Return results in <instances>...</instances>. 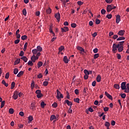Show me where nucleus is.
<instances>
[{
    "label": "nucleus",
    "instance_id": "nucleus-31",
    "mask_svg": "<svg viewBox=\"0 0 129 129\" xmlns=\"http://www.w3.org/2000/svg\"><path fill=\"white\" fill-rule=\"evenodd\" d=\"M105 126H106V127H109L110 126V123H109V122L108 121H106L105 123Z\"/></svg>",
    "mask_w": 129,
    "mask_h": 129
},
{
    "label": "nucleus",
    "instance_id": "nucleus-14",
    "mask_svg": "<svg viewBox=\"0 0 129 129\" xmlns=\"http://www.w3.org/2000/svg\"><path fill=\"white\" fill-rule=\"evenodd\" d=\"M31 60L33 62V63H35V62H36V55H33L31 57Z\"/></svg>",
    "mask_w": 129,
    "mask_h": 129
},
{
    "label": "nucleus",
    "instance_id": "nucleus-1",
    "mask_svg": "<svg viewBox=\"0 0 129 129\" xmlns=\"http://www.w3.org/2000/svg\"><path fill=\"white\" fill-rule=\"evenodd\" d=\"M119 47V45L114 43L112 46V51L113 53H116V51H117V48Z\"/></svg>",
    "mask_w": 129,
    "mask_h": 129
},
{
    "label": "nucleus",
    "instance_id": "nucleus-47",
    "mask_svg": "<svg viewBox=\"0 0 129 129\" xmlns=\"http://www.w3.org/2000/svg\"><path fill=\"white\" fill-rule=\"evenodd\" d=\"M84 72L85 75H89V72H88V71H87V70H85Z\"/></svg>",
    "mask_w": 129,
    "mask_h": 129
},
{
    "label": "nucleus",
    "instance_id": "nucleus-60",
    "mask_svg": "<svg viewBox=\"0 0 129 129\" xmlns=\"http://www.w3.org/2000/svg\"><path fill=\"white\" fill-rule=\"evenodd\" d=\"M72 28H76V24L75 23H72L71 24Z\"/></svg>",
    "mask_w": 129,
    "mask_h": 129
},
{
    "label": "nucleus",
    "instance_id": "nucleus-44",
    "mask_svg": "<svg viewBox=\"0 0 129 129\" xmlns=\"http://www.w3.org/2000/svg\"><path fill=\"white\" fill-rule=\"evenodd\" d=\"M10 77V73H7L6 74V76H5V78L6 79H9Z\"/></svg>",
    "mask_w": 129,
    "mask_h": 129
},
{
    "label": "nucleus",
    "instance_id": "nucleus-38",
    "mask_svg": "<svg viewBox=\"0 0 129 129\" xmlns=\"http://www.w3.org/2000/svg\"><path fill=\"white\" fill-rule=\"evenodd\" d=\"M5 102H6V101H3L2 102L1 105V108H3V107H4V106H5Z\"/></svg>",
    "mask_w": 129,
    "mask_h": 129
},
{
    "label": "nucleus",
    "instance_id": "nucleus-17",
    "mask_svg": "<svg viewBox=\"0 0 129 129\" xmlns=\"http://www.w3.org/2000/svg\"><path fill=\"white\" fill-rule=\"evenodd\" d=\"M56 93H57L56 98H57V99H59V97L60 96V95L61 94V92H60V91H59V90H56Z\"/></svg>",
    "mask_w": 129,
    "mask_h": 129
},
{
    "label": "nucleus",
    "instance_id": "nucleus-23",
    "mask_svg": "<svg viewBox=\"0 0 129 129\" xmlns=\"http://www.w3.org/2000/svg\"><path fill=\"white\" fill-rule=\"evenodd\" d=\"M77 49H78V50H79V51H81V52H84L85 51L83 48H82L81 46H78Z\"/></svg>",
    "mask_w": 129,
    "mask_h": 129
},
{
    "label": "nucleus",
    "instance_id": "nucleus-49",
    "mask_svg": "<svg viewBox=\"0 0 129 129\" xmlns=\"http://www.w3.org/2000/svg\"><path fill=\"white\" fill-rule=\"evenodd\" d=\"M42 96H43V94H42V93L38 94L37 95V97L38 98H41V97H42Z\"/></svg>",
    "mask_w": 129,
    "mask_h": 129
},
{
    "label": "nucleus",
    "instance_id": "nucleus-64",
    "mask_svg": "<svg viewBox=\"0 0 129 129\" xmlns=\"http://www.w3.org/2000/svg\"><path fill=\"white\" fill-rule=\"evenodd\" d=\"M35 92H36V94H41V90H37Z\"/></svg>",
    "mask_w": 129,
    "mask_h": 129
},
{
    "label": "nucleus",
    "instance_id": "nucleus-30",
    "mask_svg": "<svg viewBox=\"0 0 129 129\" xmlns=\"http://www.w3.org/2000/svg\"><path fill=\"white\" fill-rule=\"evenodd\" d=\"M18 72H19V70L17 68L14 69V74H15V75L18 74Z\"/></svg>",
    "mask_w": 129,
    "mask_h": 129
},
{
    "label": "nucleus",
    "instance_id": "nucleus-15",
    "mask_svg": "<svg viewBox=\"0 0 129 129\" xmlns=\"http://www.w3.org/2000/svg\"><path fill=\"white\" fill-rule=\"evenodd\" d=\"M96 81L97 82H100L101 81V76L100 75H98L96 78Z\"/></svg>",
    "mask_w": 129,
    "mask_h": 129
},
{
    "label": "nucleus",
    "instance_id": "nucleus-59",
    "mask_svg": "<svg viewBox=\"0 0 129 129\" xmlns=\"http://www.w3.org/2000/svg\"><path fill=\"white\" fill-rule=\"evenodd\" d=\"M111 125H115V121H114V120H112L111 121Z\"/></svg>",
    "mask_w": 129,
    "mask_h": 129
},
{
    "label": "nucleus",
    "instance_id": "nucleus-39",
    "mask_svg": "<svg viewBox=\"0 0 129 129\" xmlns=\"http://www.w3.org/2000/svg\"><path fill=\"white\" fill-rule=\"evenodd\" d=\"M34 107H36V106L33 103H32L30 106L31 109H32V110H34Z\"/></svg>",
    "mask_w": 129,
    "mask_h": 129
},
{
    "label": "nucleus",
    "instance_id": "nucleus-42",
    "mask_svg": "<svg viewBox=\"0 0 129 129\" xmlns=\"http://www.w3.org/2000/svg\"><path fill=\"white\" fill-rule=\"evenodd\" d=\"M106 13V11L104 9H102L101 11V13L102 15H105V13Z\"/></svg>",
    "mask_w": 129,
    "mask_h": 129
},
{
    "label": "nucleus",
    "instance_id": "nucleus-22",
    "mask_svg": "<svg viewBox=\"0 0 129 129\" xmlns=\"http://www.w3.org/2000/svg\"><path fill=\"white\" fill-rule=\"evenodd\" d=\"M113 86L114 88H115L116 89H119L120 88V87H119V85L118 84H114Z\"/></svg>",
    "mask_w": 129,
    "mask_h": 129
},
{
    "label": "nucleus",
    "instance_id": "nucleus-7",
    "mask_svg": "<svg viewBox=\"0 0 129 129\" xmlns=\"http://www.w3.org/2000/svg\"><path fill=\"white\" fill-rule=\"evenodd\" d=\"M120 22V16L119 15H117L116 16V24H118Z\"/></svg>",
    "mask_w": 129,
    "mask_h": 129
},
{
    "label": "nucleus",
    "instance_id": "nucleus-16",
    "mask_svg": "<svg viewBox=\"0 0 129 129\" xmlns=\"http://www.w3.org/2000/svg\"><path fill=\"white\" fill-rule=\"evenodd\" d=\"M24 74V71H20L18 75H17V77H21V76H22V75H23Z\"/></svg>",
    "mask_w": 129,
    "mask_h": 129
},
{
    "label": "nucleus",
    "instance_id": "nucleus-19",
    "mask_svg": "<svg viewBox=\"0 0 129 129\" xmlns=\"http://www.w3.org/2000/svg\"><path fill=\"white\" fill-rule=\"evenodd\" d=\"M36 49L38 52H42V50H43V48L40 46H37Z\"/></svg>",
    "mask_w": 129,
    "mask_h": 129
},
{
    "label": "nucleus",
    "instance_id": "nucleus-51",
    "mask_svg": "<svg viewBox=\"0 0 129 129\" xmlns=\"http://www.w3.org/2000/svg\"><path fill=\"white\" fill-rule=\"evenodd\" d=\"M75 94H76L77 95H78L79 94V90L78 89H76L75 90Z\"/></svg>",
    "mask_w": 129,
    "mask_h": 129
},
{
    "label": "nucleus",
    "instance_id": "nucleus-5",
    "mask_svg": "<svg viewBox=\"0 0 129 129\" xmlns=\"http://www.w3.org/2000/svg\"><path fill=\"white\" fill-rule=\"evenodd\" d=\"M125 33V31L124 30H121L118 32V33H117V35H118L119 36H122L124 35Z\"/></svg>",
    "mask_w": 129,
    "mask_h": 129
},
{
    "label": "nucleus",
    "instance_id": "nucleus-9",
    "mask_svg": "<svg viewBox=\"0 0 129 129\" xmlns=\"http://www.w3.org/2000/svg\"><path fill=\"white\" fill-rule=\"evenodd\" d=\"M63 61L66 63V64L68 63L69 62V59H68V58L67 57V56H64L63 58Z\"/></svg>",
    "mask_w": 129,
    "mask_h": 129
},
{
    "label": "nucleus",
    "instance_id": "nucleus-11",
    "mask_svg": "<svg viewBox=\"0 0 129 129\" xmlns=\"http://www.w3.org/2000/svg\"><path fill=\"white\" fill-rule=\"evenodd\" d=\"M118 52H122L123 51V46L122 45H119V47H118Z\"/></svg>",
    "mask_w": 129,
    "mask_h": 129
},
{
    "label": "nucleus",
    "instance_id": "nucleus-41",
    "mask_svg": "<svg viewBox=\"0 0 129 129\" xmlns=\"http://www.w3.org/2000/svg\"><path fill=\"white\" fill-rule=\"evenodd\" d=\"M99 57V54L98 53L95 54L94 55V59H97V58H98Z\"/></svg>",
    "mask_w": 129,
    "mask_h": 129
},
{
    "label": "nucleus",
    "instance_id": "nucleus-6",
    "mask_svg": "<svg viewBox=\"0 0 129 129\" xmlns=\"http://www.w3.org/2000/svg\"><path fill=\"white\" fill-rule=\"evenodd\" d=\"M61 32L62 33L68 32L69 31V28H68V27H64L63 28H61Z\"/></svg>",
    "mask_w": 129,
    "mask_h": 129
},
{
    "label": "nucleus",
    "instance_id": "nucleus-25",
    "mask_svg": "<svg viewBox=\"0 0 129 129\" xmlns=\"http://www.w3.org/2000/svg\"><path fill=\"white\" fill-rule=\"evenodd\" d=\"M28 37L27 35H23L21 37V40H23V41H25V40H27Z\"/></svg>",
    "mask_w": 129,
    "mask_h": 129
},
{
    "label": "nucleus",
    "instance_id": "nucleus-8",
    "mask_svg": "<svg viewBox=\"0 0 129 129\" xmlns=\"http://www.w3.org/2000/svg\"><path fill=\"white\" fill-rule=\"evenodd\" d=\"M105 95H106V96H107V97L109 98V99H111V100H112V96L108 94L107 92H105Z\"/></svg>",
    "mask_w": 129,
    "mask_h": 129
},
{
    "label": "nucleus",
    "instance_id": "nucleus-26",
    "mask_svg": "<svg viewBox=\"0 0 129 129\" xmlns=\"http://www.w3.org/2000/svg\"><path fill=\"white\" fill-rule=\"evenodd\" d=\"M122 40H125L124 37H120L117 39V41H121Z\"/></svg>",
    "mask_w": 129,
    "mask_h": 129
},
{
    "label": "nucleus",
    "instance_id": "nucleus-12",
    "mask_svg": "<svg viewBox=\"0 0 129 129\" xmlns=\"http://www.w3.org/2000/svg\"><path fill=\"white\" fill-rule=\"evenodd\" d=\"M34 119V118L33 117V116L30 115L28 117V123H31L32 122V121Z\"/></svg>",
    "mask_w": 129,
    "mask_h": 129
},
{
    "label": "nucleus",
    "instance_id": "nucleus-45",
    "mask_svg": "<svg viewBox=\"0 0 129 129\" xmlns=\"http://www.w3.org/2000/svg\"><path fill=\"white\" fill-rule=\"evenodd\" d=\"M124 43V41H120V42H119V43L118 44V45H119V46H123Z\"/></svg>",
    "mask_w": 129,
    "mask_h": 129
},
{
    "label": "nucleus",
    "instance_id": "nucleus-40",
    "mask_svg": "<svg viewBox=\"0 0 129 129\" xmlns=\"http://www.w3.org/2000/svg\"><path fill=\"white\" fill-rule=\"evenodd\" d=\"M23 14L24 16H27V10L26 9H24L23 10Z\"/></svg>",
    "mask_w": 129,
    "mask_h": 129
},
{
    "label": "nucleus",
    "instance_id": "nucleus-55",
    "mask_svg": "<svg viewBox=\"0 0 129 129\" xmlns=\"http://www.w3.org/2000/svg\"><path fill=\"white\" fill-rule=\"evenodd\" d=\"M78 5H79V6H82V5H83V2H81V1H78L77 2Z\"/></svg>",
    "mask_w": 129,
    "mask_h": 129
},
{
    "label": "nucleus",
    "instance_id": "nucleus-28",
    "mask_svg": "<svg viewBox=\"0 0 129 129\" xmlns=\"http://www.w3.org/2000/svg\"><path fill=\"white\" fill-rule=\"evenodd\" d=\"M54 119H56V116L55 115H52L50 116V120H54Z\"/></svg>",
    "mask_w": 129,
    "mask_h": 129
},
{
    "label": "nucleus",
    "instance_id": "nucleus-50",
    "mask_svg": "<svg viewBox=\"0 0 129 129\" xmlns=\"http://www.w3.org/2000/svg\"><path fill=\"white\" fill-rule=\"evenodd\" d=\"M24 54H25V53L24 52V51H21L19 54V56H20V57H23V56H24Z\"/></svg>",
    "mask_w": 129,
    "mask_h": 129
},
{
    "label": "nucleus",
    "instance_id": "nucleus-33",
    "mask_svg": "<svg viewBox=\"0 0 129 129\" xmlns=\"http://www.w3.org/2000/svg\"><path fill=\"white\" fill-rule=\"evenodd\" d=\"M40 104L42 108H44L45 106H46V104H45V102H42Z\"/></svg>",
    "mask_w": 129,
    "mask_h": 129
},
{
    "label": "nucleus",
    "instance_id": "nucleus-21",
    "mask_svg": "<svg viewBox=\"0 0 129 129\" xmlns=\"http://www.w3.org/2000/svg\"><path fill=\"white\" fill-rule=\"evenodd\" d=\"M38 50H37V49H34L32 50V53L33 54V55H36L37 54V53H38Z\"/></svg>",
    "mask_w": 129,
    "mask_h": 129
},
{
    "label": "nucleus",
    "instance_id": "nucleus-36",
    "mask_svg": "<svg viewBox=\"0 0 129 129\" xmlns=\"http://www.w3.org/2000/svg\"><path fill=\"white\" fill-rule=\"evenodd\" d=\"M28 46V42H26L24 44V47L23 48V51H26L27 50V46Z\"/></svg>",
    "mask_w": 129,
    "mask_h": 129
},
{
    "label": "nucleus",
    "instance_id": "nucleus-62",
    "mask_svg": "<svg viewBox=\"0 0 129 129\" xmlns=\"http://www.w3.org/2000/svg\"><path fill=\"white\" fill-rule=\"evenodd\" d=\"M15 44H19L20 43V39H17L14 42Z\"/></svg>",
    "mask_w": 129,
    "mask_h": 129
},
{
    "label": "nucleus",
    "instance_id": "nucleus-18",
    "mask_svg": "<svg viewBox=\"0 0 129 129\" xmlns=\"http://www.w3.org/2000/svg\"><path fill=\"white\" fill-rule=\"evenodd\" d=\"M21 59L22 60H23V61H24V62H27V61H28V58H27L26 56H22V57H21Z\"/></svg>",
    "mask_w": 129,
    "mask_h": 129
},
{
    "label": "nucleus",
    "instance_id": "nucleus-43",
    "mask_svg": "<svg viewBox=\"0 0 129 129\" xmlns=\"http://www.w3.org/2000/svg\"><path fill=\"white\" fill-rule=\"evenodd\" d=\"M28 65H30V66H33V65H34V63H33L32 61L29 60L28 62Z\"/></svg>",
    "mask_w": 129,
    "mask_h": 129
},
{
    "label": "nucleus",
    "instance_id": "nucleus-35",
    "mask_svg": "<svg viewBox=\"0 0 129 129\" xmlns=\"http://www.w3.org/2000/svg\"><path fill=\"white\" fill-rule=\"evenodd\" d=\"M80 100V99L78 98L74 99V101H75V102H77V103H79Z\"/></svg>",
    "mask_w": 129,
    "mask_h": 129
},
{
    "label": "nucleus",
    "instance_id": "nucleus-58",
    "mask_svg": "<svg viewBox=\"0 0 129 129\" xmlns=\"http://www.w3.org/2000/svg\"><path fill=\"white\" fill-rule=\"evenodd\" d=\"M37 77L39 79H41L43 77V75H42V74L40 73L37 76Z\"/></svg>",
    "mask_w": 129,
    "mask_h": 129
},
{
    "label": "nucleus",
    "instance_id": "nucleus-48",
    "mask_svg": "<svg viewBox=\"0 0 129 129\" xmlns=\"http://www.w3.org/2000/svg\"><path fill=\"white\" fill-rule=\"evenodd\" d=\"M48 82H47V81H44L43 83V85L44 86H47V85H48Z\"/></svg>",
    "mask_w": 129,
    "mask_h": 129
},
{
    "label": "nucleus",
    "instance_id": "nucleus-53",
    "mask_svg": "<svg viewBox=\"0 0 129 129\" xmlns=\"http://www.w3.org/2000/svg\"><path fill=\"white\" fill-rule=\"evenodd\" d=\"M106 18H107V19H111V18H112V15L111 14L107 15Z\"/></svg>",
    "mask_w": 129,
    "mask_h": 129
},
{
    "label": "nucleus",
    "instance_id": "nucleus-24",
    "mask_svg": "<svg viewBox=\"0 0 129 129\" xmlns=\"http://www.w3.org/2000/svg\"><path fill=\"white\" fill-rule=\"evenodd\" d=\"M9 113H10V114H14V109H13V108H10V109H9Z\"/></svg>",
    "mask_w": 129,
    "mask_h": 129
},
{
    "label": "nucleus",
    "instance_id": "nucleus-61",
    "mask_svg": "<svg viewBox=\"0 0 129 129\" xmlns=\"http://www.w3.org/2000/svg\"><path fill=\"white\" fill-rule=\"evenodd\" d=\"M109 109V108H108V107H104V111H108Z\"/></svg>",
    "mask_w": 129,
    "mask_h": 129
},
{
    "label": "nucleus",
    "instance_id": "nucleus-29",
    "mask_svg": "<svg viewBox=\"0 0 129 129\" xmlns=\"http://www.w3.org/2000/svg\"><path fill=\"white\" fill-rule=\"evenodd\" d=\"M31 89H34L35 87V82H34V81H33L31 83Z\"/></svg>",
    "mask_w": 129,
    "mask_h": 129
},
{
    "label": "nucleus",
    "instance_id": "nucleus-3",
    "mask_svg": "<svg viewBox=\"0 0 129 129\" xmlns=\"http://www.w3.org/2000/svg\"><path fill=\"white\" fill-rule=\"evenodd\" d=\"M54 18H55L57 21V22H60V19L61 18L60 13H57L55 14Z\"/></svg>",
    "mask_w": 129,
    "mask_h": 129
},
{
    "label": "nucleus",
    "instance_id": "nucleus-10",
    "mask_svg": "<svg viewBox=\"0 0 129 129\" xmlns=\"http://www.w3.org/2000/svg\"><path fill=\"white\" fill-rule=\"evenodd\" d=\"M106 9L107 12H108V13H109V12H111V11H112V8L111 5H108Z\"/></svg>",
    "mask_w": 129,
    "mask_h": 129
},
{
    "label": "nucleus",
    "instance_id": "nucleus-37",
    "mask_svg": "<svg viewBox=\"0 0 129 129\" xmlns=\"http://www.w3.org/2000/svg\"><path fill=\"white\" fill-rule=\"evenodd\" d=\"M59 52H62L63 50H64V46H61L59 48Z\"/></svg>",
    "mask_w": 129,
    "mask_h": 129
},
{
    "label": "nucleus",
    "instance_id": "nucleus-54",
    "mask_svg": "<svg viewBox=\"0 0 129 129\" xmlns=\"http://www.w3.org/2000/svg\"><path fill=\"white\" fill-rule=\"evenodd\" d=\"M126 96V95L124 93H123V94H121V97L122 98H125Z\"/></svg>",
    "mask_w": 129,
    "mask_h": 129
},
{
    "label": "nucleus",
    "instance_id": "nucleus-32",
    "mask_svg": "<svg viewBox=\"0 0 129 129\" xmlns=\"http://www.w3.org/2000/svg\"><path fill=\"white\" fill-rule=\"evenodd\" d=\"M38 68H40V67H41L42 65H43V62L42 61H39L37 63Z\"/></svg>",
    "mask_w": 129,
    "mask_h": 129
},
{
    "label": "nucleus",
    "instance_id": "nucleus-4",
    "mask_svg": "<svg viewBox=\"0 0 129 129\" xmlns=\"http://www.w3.org/2000/svg\"><path fill=\"white\" fill-rule=\"evenodd\" d=\"M126 84V83L125 82H122L121 84V88L122 90H124L125 88H126V86H125Z\"/></svg>",
    "mask_w": 129,
    "mask_h": 129
},
{
    "label": "nucleus",
    "instance_id": "nucleus-13",
    "mask_svg": "<svg viewBox=\"0 0 129 129\" xmlns=\"http://www.w3.org/2000/svg\"><path fill=\"white\" fill-rule=\"evenodd\" d=\"M64 103H67V104H68V105H69V106H71L72 105V102H71V101H70L68 100H66L64 101Z\"/></svg>",
    "mask_w": 129,
    "mask_h": 129
},
{
    "label": "nucleus",
    "instance_id": "nucleus-2",
    "mask_svg": "<svg viewBox=\"0 0 129 129\" xmlns=\"http://www.w3.org/2000/svg\"><path fill=\"white\" fill-rule=\"evenodd\" d=\"M19 96V92L18 91H15L14 93L13 98L16 100V99H18V97Z\"/></svg>",
    "mask_w": 129,
    "mask_h": 129
},
{
    "label": "nucleus",
    "instance_id": "nucleus-56",
    "mask_svg": "<svg viewBox=\"0 0 129 129\" xmlns=\"http://www.w3.org/2000/svg\"><path fill=\"white\" fill-rule=\"evenodd\" d=\"M112 1L113 0H105V2L107 4H111V3H112Z\"/></svg>",
    "mask_w": 129,
    "mask_h": 129
},
{
    "label": "nucleus",
    "instance_id": "nucleus-20",
    "mask_svg": "<svg viewBox=\"0 0 129 129\" xmlns=\"http://www.w3.org/2000/svg\"><path fill=\"white\" fill-rule=\"evenodd\" d=\"M21 61V59L17 58V60L14 62V65H17V64H19L20 62Z\"/></svg>",
    "mask_w": 129,
    "mask_h": 129
},
{
    "label": "nucleus",
    "instance_id": "nucleus-52",
    "mask_svg": "<svg viewBox=\"0 0 129 129\" xmlns=\"http://www.w3.org/2000/svg\"><path fill=\"white\" fill-rule=\"evenodd\" d=\"M52 106L56 108V107H57V106H58V104H57V103L54 102L53 104H52Z\"/></svg>",
    "mask_w": 129,
    "mask_h": 129
},
{
    "label": "nucleus",
    "instance_id": "nucleus-46",
    "mask_svg": "<svg viewBox=\"0 0 129 129\" xmlns=\"http://www.w3.org/2000/svg\"><path fill=\"white\" fill-rule=\"evenodd\" d=\"M100 20H99V19H96V25H99V24H100Z\"/></svg>",
    "mask_w": 129,
    "mask_h": 129
},
{
    "label": "nucleus",
    "instance_id": "nucleus-63",
    "mask_svg": "<svg viewBox=\"0 0 129 129\" xmlns=\"http://www.w3.org/2000/svg\"><path fill=\"white\" fill-rule=\"evenodd\" d=\"M124 92H125L126 93H128L129 89H127V88H125V89H124Z\"/></svg>",
    "mask_w": 129,
    "mask_h": 129
},
{
    "label": "nucleus",
    "instance_id": "nucleus-27",
    "mask_svg": "<svg viewBox=\"0 0 129 129\" xmlns=\"http://www.w3.org/2000/svg\"><path fill=\"white\" fill-rule=\"evenodd\" d=\"M51 13H52V10H51V9L48 8L46 10V14H50Z\"/></svg>",
    "mask_w": 129,
    "mask_h": 129
},
{
    "label": "nucleus",
    "instance_id": "nucleus-34",
    "mask_svg": "<svg viewBox=\"0 0 129 129\" xmlns=\"http://www.w3.org/2000/svg\"><path fill=\"white\" fill-rule=\"evenodd\" d=\"M15 85H16V83L14 82H13L11 84V89H14Z\"/></svg>",
    "mask_w": 129,
    "mask_h": 129
},
{
    "label": "nucleus",
    "instance_id": "nucleus-57",
    "mask_svg": "<svg viewBox=\"0 0 129 129\" xmlns=\"http://www.w3.org/2000/svg\"><path fill=\"white\" fill-rule=\"evenodd\" d=\"M95 85H96V81H94L92 83V86H93V87H94Z\"/></svg>",
    "mask_w": 129,
    "mask_h": 129
}]
</instances>
